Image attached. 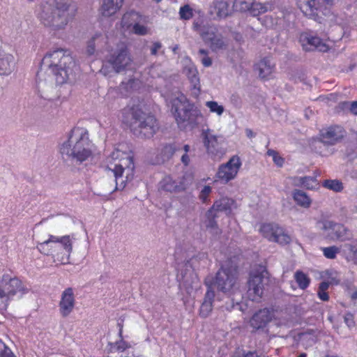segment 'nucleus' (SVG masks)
I'll use <instances>...</instances> for the list:
<instances>
[{
  "label": "nucleus",
  "instance_id": "1",
  "mask_svg": "<svg viewBox=\"0 0 357 357\" xmlns=\"http://www.w3.org/2000/svg\"><path fill=\"white\" fill-rule=\"evenodd\" d=\"M96 151V147L89 138V131L82 127L73 128L59 146L63 158L78 164L91 160Z\"/></svg>",
  "mask_w": 357,
  "mask_h": 357
},
{
  "label": "nucleus",
  "instance_id": "2",
  "mask_svg": "<svg viewBox=\"0 0 357 357\" xmlns=\"http://www.w3.org/2000/svg\"><path fill=\"white\" fill-rule=\"evenodd\" d=\"M70 0H47L42 2L36 10L37 19L52 31L64 29L70 19Z\"/></svg>",
  "mask_w": 357,
  "mask_h": 357
},
{
  "label": "nucleus",
  "instance_id": "3",
  "mask_svg": "<svg viewBox=\"0 0 357 357\" xmlns=\"http://www.w3.org/2000/svg\"><path fill=\"white\" fill-rule=\"evenodd\" d=\"M42 66L52 75L58 84L66 83L73 74L75 62L70 51L62 48L50 50L43 57Z\"/></svg>",
  "mask_w": 357,
  "mask_h": 357
},
{
  "label": "nucleus",
  "instance_id": "4",
  "mask_svg": "<svg viewBox=\"0 0 357 357\" xmlns=\"http://www.w3.org/2000/svg\"><path fill=\"white\" fill-rule=\"evenodd\" d=\"M106 164L115 177L116 190H123L133 178L135 166L129 153L116 149L107 158Z\"/></svg>",
  "mask_w": 357,
  "mask_h": 357
},
{
  "label": "nucleus",
  "instance_id": "5",
  "mask_svg": "<svg viewBox=\"0 0 357 357\" xmlns=\"http://www.w3.org/2000/svg\"><path fill=\"white\" fill-rule=\"evenodd\" d=\"M213 285L215 284L217 289L227 295L230 299L231 304L226 305L227 310L236 307L240 311H244L243 304L241 303L242 294L241 285L238 281L235 270L227 268L223 266L218 271L214 282L211 281Z\"/></svg>",
  "mask_w": 357,
  "mask_h": 357
},
{
  "label": "nucleus",
  "instance_id": "6",
  "mask_svg": "<svg viewBox=\"0 0 357 357\" xmlns=\"http://www.w3.org/2000/svg\"><path fill=\"white\" fill-rule=\"evenodd\" d=\"M167 100L179 128H193L197 124V118L200 112L194 108L193 104L188 101L183 93L178 91H175Z\"/></svg>",
  "mask_w": 357,
  "mask_h": 357
},
{
  "label": "nucleus",
  "instance_id": "7",
  "mask_svg": "<svg viewBox=\"0 0 357 357\" xmlns=\"http://www.w3.org/2000/svg\"><path fill=\"white\" fill-rule=\"evenodd\" d=\"M122 114L123 122L129 123L134 132L142 137L150 138L158 129L155 118L143 112L139 106L127 107Z\"/></svg>",
  "mask_w": 357,
  "mask_h": 357
},
{
  "label": "nucleus",
  "instance_id": "8",
  "mask_svg": "<svg viewBox=\"0 0 357 357\" xmlns=\"http://www.w3.org/2000/svg\"><path fill=\"white\" fill-rule=\"evenodd\" d=\"M73 236L70 235L58 236L50 234L48 239L39 243L36 248L40 253L51 255L61 264H67L73 252Z\"/></svg>",
  "mask_w": 357,
  "mask_h": 357
},
{
  "label": "nucleus",
  "instance_id": "9",
  "mask_svg": "<svg viewBox=\"0 0 357 357\" xmlns=\"http://www.w3.org/2000/svg\"><path fill=\"white\" fill-rule=\"evenodd\" d=\"M28 292L29 289L19 278L4 274L0 280V310H6L17 294L22 296Z\"/></svg>",
  "mask_w": 357,
  "mask_h": 357
},
{
  "label": "nucleus",
  "instance_id": "10",
  "mask_svg": "<svg viewBox=\"0 0 357 357\" xmlns=\"http://www.w3.org/2000/svg\"><path fill=\"white\" fill-rule=\"evenodd\" d=\"M268 280V273L265 267L259 266L252 269L248 282V297L252 301L261 299L264 293V287Z\"/></svg>",
  "mask_w": 357,
  "mask_h": 357
},
{
  "label": "nucleus",
  "instance_id": "11",
  "mask_svg": "<svg viewBox=\"0 0 357 357\" xmlns=\"http://www.w3.org/2000/svg\"><path fill=\"white\" fill-rule=\"evenodd\" d=\"M259 232L268 241L280 245L289 244L291 241V236L285 229L277 223H263L259 227Z\"/></svg>",
  "mask_w": 357,
  "mask_h": 357
},
{
  "label": "nucleus",
  "instance_id": "12",
  "mask_svg": "<svg viewBox=\"0 0 357 357\" xmlns=\"http://www.w3.org/2000/svg\"><path fill=\"white\" fill-rule=\"evenodd\" d=\"M241 166L242 162L240 157L236 155H233L227 162L218 167L215 176V182L227 184L235 179Z\"/></svg>",
  "mask_w": 357,
  "mask_h": 357
},
{
  "label": "nucleus",
  "instance_id": "13",
  "mask_svg": "<svg viewBox=\"0 0 357 357\" xmlns=\"http://www.w3.org/2000/svg\"><path fill=\"white\" fill-rule=\"evenodd\" d=\"M299 43L303 50L310 52L317 50L326 52L329 50L330 46L326 39L321 38L312 32H304L299 36Z\"/></svg>",
  "mask_w": 357,
  "mask_h": 357
},
{
  "label": "nucleus",
  "instance_id": "14",
  "mask_svg": "<svg viewBox=\"0 0 357 357\" xmlns=\"http://www.w3.org/2000/svg\"><path fill=\"white\" fill-rule=\"evenodd\" d=\"M347 132L340 126L335 125L323 128L320 131V142L324 145H335L345 137Z\"/></svg>",
  "mask_w": 357,
  "mask_h": 357
},
{
  "label": "nucleus",
  "instance_id": "15",
  "mask_svg": "<svg viewBox=\"0 0 357 357\" xmlns=\"http://www.w3.org/2000/svg\"><path fill=\"white\" fill-rule=\"evenodd\" d=\"M203 143L208 154L212 156H220L224 154L222 144V139L220 136L216 135L209 129L203 130L202 133Z\"/></svg>",
  "mask_w": 357,
  "mask_h": 357
},
{
  "label": "nucleus",
  "instance_id": "16",
  "mask_svg": "<svg viewBox=\"0 0 357 357\" xmlns=\"http://www.w3.org/2000/svg\"><path fill=\"white\" fill-rule=\"evenodd\" d=\"M321 225V229L333 239L346 241L350 240L352 237L350 231L343 225L331 221H324Z\"/></svg>",
  "mask_w": 357,
  "mask_h": 357
},
{
  "label": "nucleus",
  "instance_id": "17",
  "mask_svg": "<svg viewBox=\"0 0 357 357\" xmlns=\"http://www.w3.org/2000/svg\"><path fill=\"white\" fill-rule=\"evenodd\" d=\"M333 1V0H300L299 7L305 16L318 20V14L322 3L331 4Z\"/></svg>",
  "mask_w": 357,
  "mask_h": 357
},
{
  "label": "nucleus",
  "instance_id": "18",
  "mask_svg": "<svg viewBox=\"0 0 357 357\" xmlns=\"http://www.w3.org/2000/svg\"><path fill=\"white\" fill-rule=\"evenodd\" d=\"M204 284L206 286L207 289L204 294L203 302L200 306L199 315L202 317L206 318L210 315L213 310L215 291L213 289V283L208 278L205 280Z\"/></svg>",
  "mask_w": 357,
  "mask_h": 357
},
{
  "label": "nucleus",
  "instance_id": "19",
  "mask_svg": "<svg viewBox=\"0 0 357 357\" xmlns=\"http://www.w3.org/2000/svg\"><path fill=\"white\" fill-rule=\"evenodd\" d=\"M75 298L73 289L71 287L66 289L61 295L59 301V312L63 317H68L75 307Z\"/></svg>",
  "mask_w": 357,
  "mask_h": 357
},
{
  "label": "nucleus",
  "instance_id": "20",
  "mask_svg": "<svg viewBox=\"0 0 357 357\" xmlns=\"http://www.w3.org/2000/svg\"><path fill=\"white\" fill-rule=\"evenodd\" d=\"M116 73L126 69L131 63L130 56L125 47L120 49L119 52L114 54L108 60Z\"/></svg>",
  "mask_w": 357,
  "mask_h": 357
},
{
  "label": "nucleus",
  "instance_id": "21",
  "mask_svg": "<svg viewBox=\"0 0 357 357\" xmlns=\"http://www.w3.org/2000/svg\"><path fill=\"white\" fill-rule=\"evenodd\" d=\"M273 312L265 308L255 313L250 320V326L255 330L263 329L272 320Z\"/></svg>",
  "mask_w": 357,
  "mask_h": 357
},
{
  "label": "nucleus",
  "instance_id": "22",
  "mask_svg": "<svg viewBox=\"0 0 357 357\" xmlns=\"http://www.w3.org/2000/svg\"><path fill=\"white\" fill-rule=\"evenodd\" d=\"M16 64L14 56L4 50H0V75H8L15 69Z\"/></svg>",
  "mask_w": 357,
  "mask_h": 357
},
{
  "label": "nucleus",
  "instance_id": "23",
  "mask_svg": "<svg viewBox=\"0 0 357 357\" xmlns=\"http://www.w3.org/2000/svg\"><path fill=\"white\" fill-rule=\"evenodd\" d=\"M236 202L234 199L228 197H222L215 201L212 207L208 211V215L211 216L214 211H222L229 215L234 208H236Z\"/></svg>",
  "mask_w": 357,
  "mask_h": 357
},
{
  "label": "nucleus",
  "instance_id": "24",
  "mask_svg": "<svg viewBox=\"0 0 357 357\" xmlns=\"http://www.w3.org/2000/svg\"><path fill=\"white\" fill-rule=\"evenodd\" d=\"M124 0H102L100 8V14L104 17L115 15L121 8Z\"/></svg>",
  "mask_w": 357,
  "mask_h": 357
},
{
  "label": "nucleus",
  "instance_id": "25",
  "mask_svg": "<svg viewBox=\"0 0 357 357\" xmlns=\"http://www.w3.org/2000/svg\"><path fill=\"white\" fill-rule=\"evenodd\" d=\"M160 187L167 192H178L186 189V184L183 180H173L171 176H167L161 181Z\"/></svg>",
  "mask_w": 357,
  "mask_h": 357
},
{
  "label": "nucleus",
  "instance_id": "26",
  "mask_svg": "<svg viewBox=\"0 0 357 357\" xmlns=\"http://www.w3.org/2000/svg\"><path fill=\"white\" fill-rule=\"evenodd\" d=\"M275 63L271 59L266 57L255 65V70L261 78H267L274 72Z\"/></svg>",
  "mask_w": 357,
  "mask_h": 357
},
{
  "label": "nucleus",
  "instance_id": "27",
  "mask_svg": "<svg viewBox=\"0 0 357 357\" xmlns=\"http://www.w3.org/2000/svg\"><path fill=\"white\" fill-rule=\"evenodd\" d=\"M184 73L195 89L200 91V82L198 71L195 66L188 60L184 68Z\"/></svg>",
  "mask_w": 357,
  "mask_h": 357
},
{
  "label": "nucleus",
  "instance_id": "28",
  "mask_svg": "<svg viewBox=\"0 0 357 357\" xmlns=\"http://www.w3.org/2000/svg\"><path fill=\"white\" fill-rule=\"evenodd\" d=\"M194 29L206 43H209L218 35L217 29L213 26H199L197 23H194Z\"/></svg>",
  "mask_w": 357,
  "mask_h": 357
},
{
  "label": "nucleus",
  "instance_id": "29",
  "mask_svg": "<svg viewBox=\"0 0 357 357\" xmlns=\"http://www.w3.org/2000/svg\"><path fill=\"white\" fill-rule=\"evenodd\" d=\"M106 43V37L100 33H96L89 40L86 47V53L89 55H93L95 53L96 47L103 46Z\"/></svg>",
  "mask_w": 357,
  "mask_h": 357
},
{
  "label": "nucleus",
  "instance_id": "30",
  "mask_svg": "<svg viewBox=\"0 0 357 357\" xmlns=\"http://www.w3.org/2000/svg\"><path fill=\"white\" fill-rule=\"evenodd\" d=\"M292 197L296 204L304 208H308L312 204L310 197L301 190H295L292 193Z\"/></svg>",
  "mask_w": 357,
  "mask_h": 357
},
{
  "label": "nucleus",
  "instance_id": "31",
  "mask_svg": "<svg viewBox=\"0 0 357 357\" xmlns=\"http://www.w3.org/2000/svg\"><path fill=\"white\" fill-rule=\"evenodd\" d=\"M190 150V146L188 145H184L182 148V149H180L179 148L176 147L174 144H168L166 145L164 148V152L167 155H172L176 151H183L184 153L181 155V161L185 165H188L190 162L189 156L188 155L187 153Z\"/></svg>",
  "mask_w": 357,
  "mask_h": 357
},
{
  "label": "nucleus",
  "instance_id": "32",
  "mask_svg": "<svg viewBox=\"0 0 357 357\" xmlns=\"http://www.w3.org/2000/svg\"><path fill=\"white\" fill-rule=\"evenodd\" d=\"M138 86L139 82L137 79H130L128 81L122 82L119 89L123 96H127L132 91L137 89Z\"/></svg>",
  "mask_w": 357,
  "mask_h": 357
},
{
  "label": "nucleus",
  "instance_id": "33",
  "mask_svg": "<svg viewBox=\"0 0 357 357\" xmlns=\"http://www.w3.org/2000/svg\"><path fill=\"white\" fill-rule=\"evenodd\" d=\"M298 185H300L307 189L312 190L318 187L319 183L314 177L303 176L297 178Z\"/></svg>",
  "mask_w": 357,
  "mask_h": 357
},
{
  "label": "nucleus",
  "instance_id": "34",
  "mask_svg": "<svg viewBox=\"0 0 357 357\" xmlns=\"http://www.w3.org/2000/svg\"><path fill=\"white\" fill-rule=\"evenodd\" d=\"M183 284L185 286L188 294H191L193 290H197L200 287L199 278L195 274L190 275V282L187 278H184Z\"/></svg>",
  "mask_w": 357,
  "mask_h": 357
},
{
  "label": "nucleus",
  "instance_id": "35",
  "mask_svg": "<svg viewBox=\"0 0 357 357\" xmlns=\"http://www.w3.org/2000/svg\"><path fill=\"white\" fill-rule=\"evenodd\" d=\"M294 279L298 284V286L301 289H305L310 282V279L307 275L301 271H297L294 273Z\"/></svg>",
  "mask_w": 357,
  "mask_h": 357
},
{
  "label": "nucleus",
  "instance_id": "36",
  "mask_svg": "<svg viewBox=\"0 0 357 357\" xmlns=\"http://www.w3.org/2000/svg\"><path fill=\"white\" fill-rule=\"evenodd\" d=\"M215 12L218 17L225 18L229 15V4L225 1H218L215 4Z\"/></svg>",
  "mask_w": 357,
  "mask_h": 357
},
{
  "label": "nucleus",
  "instance_id": "37",
  "mask_svg": "<svg viewBox=\"0 0 357 357\" xmlns=\"http://www.w3.org/2000/svg\"><path fill=\"white\" fill-rule=\"evenodd\" d=\"M205 105L211 113L215 114L219 117L221 116L225 112L223 105L219 104L217 101H206Z\"/></svg>",
  "mask_w": 357,
  "mask_h": 357
},
{
  "label": "nucleus",
  "instance_id": "38",
  "mask_svg": "<svg viewBox=\"0 0 357 357\" xmlns=\"http://www.w3.org/2000/svg\"><path fill=\"white\" fill-rule=\"evenodd\" d=\"M268 10V5L259 2H253L248 12L253 16H257L266 13Z\"/></svg>",
  "mask_w": 357,
  "mask_h": 357
},
{
  "label": "nucleus",
  "instance_id": "39",
  "mask_svg": "<svg viewBox=\"0 0 357 357\" xmlns=\"http://www.w3.org/2000/svg\"><path fill=\"white\" fill-rule=\"evenodd\" d=\"M323 186L336 192H341L343 190L342 183L337 179L326 180L323 182Z\"/></svg>",
  "mask_w": 357,
  "mask_h": 357
},
{
  "label": "nucleus",
  "instance_id": "40",
  "mask_svg": "<svg viewBox=\"0 0 357 357\" xmlns=\"http://www.w3.org/2000/svg\"><path fill=\"white\" fill-rule=\"evenodd\" d=\"M255 0H235L234 8L240 12H248Z\"/></svg>",
  "mask_w": 357,
  "mask_h": 357
},
{
  "label": "nucleus",
  "instance_id": "41",
  "mask_svg": "<svg viewBox=\"0 0 357 357\" xmlns=\"http://www.w3.org/2000/svg\"><path fill=\"white\" fill-rule=\"evenodd\" d=\"M345 252H347L350 257L357 264V242L353 241L344 245Z\"/></svg>",
  "mask_w": 357,
  "mask_h": 357
},
{
  "label": "nucleus",
  "instance_id": "42",
  "mask_svg": "<svg viewBox=\"0 0 357 357\" xmlns=\"http://www.w3.org/2000/svg\"><path fill=\"white\" fill-rule=\"evenodd\" d=\"M321 250L324 257L327 259H333L336 257L337 254L340 252V248L337 246L333 245L326 248H322Z\"/></svg>",
  "mask_w": 357,
  "mask_h": 357
},
{
  "label": "nucleus",
  "instance_id": "43",
  "mask_svg": "<svg viewBox=\"0 0 357 357\" xmlns=\"http://www.w3.org/2000/svg\"><path fill=\"white\" fill-rule=\"evenodd\" d=\"M179 15L181 19L188 20L192 17L193 10L189 5H185L180 8Z\"/></svg>",
  "mask_w": 357,
  "mask_h": 357
},
{
  "label": "nucleus",
  "instance_id": "44",
  "mask_svg": "<svg viewBox=\"0 0 357 357\" xmlns=\"http://www.w3.org/2000/svg\"><path fill=\"white\" fill-rule=\"evenodd\" d=\"M207 218L208 220L206 223V227L208 229H210L211 231L213 234H218L219 233V229L218 227V225L216 222L215 221V215L212 213L211 216L208 215V213H206Z\"/></svg>",
  "mask_w": 357,
  "mask_h": 357
},
{
  "label": "nucleus",
  "instance_id": "45",
  "mask_svg": "<svg viewBox=\"0 0 357 357\" xmlns=\"http://www.w3.org/2000/svg\"><path fill=\"white\" fill-rule=\"evenodd\" d=\"M209 44L212 50H220L225 46V42L222 36L218 34L209 43Z\"/></svg>",
  "mask_w": 357,
  "mask_h": 357
},
{
  "label": "nucleus",
  "instance_id": "46",
  "mask_svg": "<svg viewBox=\"0 0 357 357\" xmlns=\"http://www.w3.org/2000/svg\"><path fill=\"white\" fill-rule=\"evenodd\" d=\"M138 14L135 12L126 13L122 17L121 24L123 26H129L130 25V20H135Z\"/></svg>",
  "mask_w": 357,
  "mask_h": 357
},
{
  "label": "nucleus",
  "instance_id": "47",
  "mask_svg": "<svg viewBox=\"0 0 357 357\" xmlns=\"http://www.w3.org/2000/svg\"><path fill=\"white\" fill-rule=\"evenodd\" d=\"M0 357H16L1 340H0Z\"/></svg>",
  "mask_w": 357,
  "mask_h": 357
},
{
  "label": "nucleus",
  "instance_id": "48",
  "mask_svg": "<svg viewBox=\"0 0 357 357\" xmlns=\"http://www.w3.org/2000/svg\"><path fill=\"white\" fill-rule=\"evenodd\" d=\"M199 54L203 55L201 62L205 67H209L212 65V59L208 56V52L204 49L199 50Z\"/></svg>",
  "mask_w": 357,
  "mask_h": 357
},
{
  "label": "nucleus",
  "instance_id": "49",
  "mask_svg": "<svg viewBox=\"0 0 357 357\" xmlns=\"http://www.w3.org/2000/svg\"><path fill=\"white\" fill-rule=\"evenodd\" d=\"M133 31L135 34L144 36L148 33V29L144 25L135 23L133 26Z\"/></svg>",
  "mask_w": 357,
  "mask_h": 357
},
{
  "label": "nucleus",
  "instance_id": "50",
  "mask_svg": "<svg viewBox=\"0 0 357 357\" xmlns=\"http://www.w3.org/2000/svg\"><path fill=\"white\" fill-rule=\"evenodd\" d=\"M211 188L208 185H205L202 190L199 194V199L203 202H206L208 200V197L211 192Z\"/></svg>",
  "mask_w": 357,
  "mask_h": 357
},
{
  "label": "nucleus",
  "instance_id": "51",
  "mask_svg": "<svg viewBox=\"0 0 357 357\" xmlns=\"http://www.w3.org/2000/svg\"><path fill=\"white\" fill-rule=\"evenodd\" d=\"M345 324L351 328L354 326V316L351 313H347L344 317Z\"/></svg>",
  "mask_w": 357,
  "mask_h": 357
},
{
  "label": "nucleus",
  "instance_id": "52",
  "mask_svg": "<svg viewBox=\"0 0 357 357\" xmlns=\"http://www.w3.org/2000/svg\"><path fill=\"white\" fill-rule=\"evenodd\" d=\"M317 296L319 298V299L323 301H328L329 300V296L328 294L327 291L318 290Z\"/></svg>",
  "mask_w": 357,
  "mask_h": 357
},
{
  "label": "nucleus",
  "instance_id": "53",
  "mask_svg": "<svg viewBox=\"0 0 357 357\" xmlns=\"http://www.w3.org/2000/svg\"><path fill=\"white\" fill-rule=\"evenodd\" d=\"M44 84H45V83L40 81L38 84V92L40 93V96L45 99H47V98H49V96L45 93L44 89H43Z\"/></svg>",
  "mask_w": 357,
  "mask_h": 357
},
{
  "label": "nucleus",
  "instance_id": "54",
  "mask_svg": "<svg viewBox=\"0 0 357 357\" xmlns=\"http://www.w3.org/2000/svg\"><path fill=\"white\" fill-rule=\"evenodd\" d=\"M162 47V44L160 42H155L151 48V54L152 55H156L158 51Z\"/></svg>",
  "mask_w": 357,
  "mask_h": 357
},
{
  "label": "nucleus",
  "instance_id": "55",
  "mask_svg": "<svg viewBox=\"0 0 357 357\" xmlns=\"http://www.w3.org/2000/svg\"><path fill=\"white\" fill-rule=\"evenodd\" d=\"M273 160L278 167H282L283 165L284 159L278 153L273 158Z\"/></svg>",
  "mask_w": 357,
  "mask_h": 357
},
{
  "label": "nucleus",
  "instance_id": "56",
  "mask_svg": "<svg viewBox=\"0 0 357 357\" xmlns=\"http://www.w3.org/2000/svg\"><path fill=\"white\" fill-rule=\"evenodd\" d=\"M329 282H322L319 284L318 290L327 291L329 287Z\"/></svg>",
  "mask_w": 357,
  "mask_h": 357
},
{
  "label": "nucleus",
  "instance_id": "57",
  "mask_svg": "<svg viewBox=\"0 0 357 357\" xmlns=\"http://www.w3.org/2000/svg\"><path fill=\"white\" fill-rule=\"evenodd\" d=\"M350 110L354 114L357 115V102H352Z\"/></svg>",
  "mask_w": 357,
  "mask_h": 357
},
{
  "label": "nucleus",
  "instance_id": "58",
  "mask_svg": "<svg viewBox=\"0 0 357 357\" xmlns=\"http://www.w3.org/2000/svg\"><path fill=\"white\" fill-rule=\"evenodd\" d=\"M126 347H127V346L126 345L125 342L121 341L119 343H118V345H117L118 350L123 351Z\"/></svg>",
  "mask_w": 357,
  "mask_h": 357
},
{
  "label": "nucleus",
  "instance_id": "59",
  "mask_svg": "<svg viewBox=\"0 0 357 357\" xmlns=\"http://www.w3.org/2000/svg\"><path fill=\"white\" fill-rule=\"evenodd\" d=\"M184 200H186L188 203H193V197L190 194H189L183 199H181V202Z\"/></svg>",
  "mask_w": 357,
  "mask_h": 357
},
{
  "label": "nucleus",
  "instance_id": "60",
  "mask_svg": "<svg viewBox=\"0 0 357 357\" xmlns=\"http://www.w3.org/2000/svg\"><path fill=\"white\" fill-rule=\"evenodd\" d=\"M278 153L277 151H275V150H273V149H269L267 151V155L269 156H271L272 158H273Z\"/></svg>",
  "mask_w": 357,
  "mask_h": 357
},
{
  "label": "nucleus",
  "instance_id": "61",
  "mask_svg": "<svg viewBox=\"0 0 357 357\" xmlns=\"http://www.w3.org/2000/svg\"><path fill=\"white\" fill-rule=\"evenodd\" d=\"M100 72L103 75H107L108 74L107 65H103Z\"/></svg>",
  "mask_w": 357,
  "mask_h": 357
},
{
  "label": "nucleus",
  "instance_id": "62",
  "mask_svg": "<svg viewBox=\"0 0 357 357\" xmlns=\"http://www.w3.org/2000/svg\"><path fill=\"white\" fill-rule=\"evenodd\" d=\"M245 133L248 137L252 138L255 136L253 132L250 129H246Z\"/></svg>",
  "mask_w": 357,
  "mask_h": 357
},
{
  "label": "nucleus",
  "instance_id": "63",
  "mask_svg": "<svg viewBox=\"0 0 357 357\" xmlns=\"http://www.w3.org/2000/svg\"><path fill=\"white\" fill-rule=\"evenodd\" d=\"M351 298L353 300L357 301V291L352 294Z\"/></svg>",
  "mask_w": 357,
  "mask_h": 357
},
{
  "label": "nucleus",
  "instance_id": "64",
  "mask_svg": "<svg viewBox=\"0 0 357 357\" xmlns=\"http://www.w3.org/2000/svg\"><path fill=\"white\" fill-rule=\"evenodd\" d=\"M277 324L279 325V326H281V325H288L289 324V321H284L283 322L277 323Z\"/></svg>",
  "mask_w": 357,
  "mask_h": 357
}]
</instances>
